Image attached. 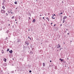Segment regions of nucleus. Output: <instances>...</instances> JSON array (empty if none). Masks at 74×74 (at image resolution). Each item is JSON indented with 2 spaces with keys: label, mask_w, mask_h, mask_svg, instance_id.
<instances>
[{
  "label": "nucleus",
  "mask_w": 74,
  "mask_h": 74,
  "mask_svg": "<svg viewBox=\"0 0 74 74\" xmlns=\"http://www.w3.org/2000/svg\"><path fill=\"white\" fill-rule=\"evenodd\" d=\"M1 12L2 13V14H4L5 13V11L4 10H1Z\"/></svg>",
  "instance_id": "nucleus-1"
},
{
  "label": "nucleus",
  "mask_w": 74,
  "mask_h": 74,
  "mask_svg": "<svg viewBox=\"0 0 74 74\" xmlns=\"http://www.w3.org/2000/svg\"><path fill=\"white\" fill-rule=\"evenodd\" d=\"M25 45H27V46H28L29 45V42H28L27 41H26L25 42Z\"/></svg>",
  "instance_id": "nucleus-2"
},
{
  "label": "nucleus",
  "mask_w": 74,
  "mask_h": 74,
  "mask_svg": "<svg viewBox=\"0 0 74 74\" xmlns=\"http://www.w3.org/2000/svg\"><path fill=\"white\" fill-rule=\"evenodd\" d=\"M12 50L9 51V53H12Z\"/></svg>",
  "instance_id": "nucleus-3"
},
{
  "label": "nucleus",
  "mask_w": 74,
  "mask_h": 74,
  "mask_svg": "<svg viewBox=\"0 0 74 74\" xmlns=\"http://www.w3.org/2000/svg\"><path fill=\"white\" fill-rule=\"evenodd\" d=\"M42 64L43 67H45V64L44 62Z\"/></svg>",
  "instance_id": "nucleus-4"
},
{
  "label": "nucleus",
  "mask_w": 74,
  "mask_h": 74,
  "mask_svg": "<svg viewBox=\"0 0 74 74\" xmlns=\"http://www.w3.org/2000/svg\"><path fill=\"white\" fill-rule=\"evenodd\" d=\"M66 18H67V16H64V18H63V20H64Z\"/></svg>",
  "instance_id": "nucleus-5"
},
{
  "label": "nucleus",
  "mask_w": 74,
  "mask_h": 74,
  "mask_svg": "<svg viewBox=\"0 0 74 74\" xmlns=\"http://www.w3.org/2000/svg\"><path fill=\"white\" fill-rule=\"evenodd\" d=\"M7 63H5L3 64V66H7Z\"/></svg>",
  "instance_id": "nucleus-6"
},
{
  "label": "nucleus",
  "mask_w": 74,
  "mask_h": 74,
  "mask_svg": "<svg viewBox=\"0 0 74 74\" xmlns=\"http://www.w3.org/2000/svg\"><path fill=\"white\" fill-rule=\"evenodd\" d=\"M26 48H27L26 47H25V46H23L24 50V49L25 50V49H26Z\"/></svg>",
  "instance_id": "nucleus-7"
},
{
  "label": "nucleus",
  "mask_w": 74,
  "mask_h": 74,
  "mask_svg": "<svg viewBox=\"0 0 74 74\" xmlns=\"http://www.w3.org/2000/svg\"><path fill=\"white\" fill-rule=\"evenodd\" d=\"M30 53L31 54H33V51L32 50H31L30 51Z\"/></svg>",
  "instance_id": "nucleus-8"
},
{
  "label": "nucleus",
  "mask_w": 74,
  "mask_h": 74,
  "mask_svg": "<svg viewBox=\"0 0 74 74\" xmlns=\"http://www.w3.org/2000/svg\"><path fill=\"white\" fill-rule=\"evenodd\" d=\"M54 16H56V15L55 14H54L53 15V17H52V18L53 19H54L55 18H53V17Z\"/></svg>",
  "instance_id": "nucleus-9"
},
{
  "label": "nucleus",
  "mask_w": 74,
  "mask_h": 74,
  "mask_svg": "<svg viewBox=\"0 0 74 74\" xmlns=\"http://www.w3.org/2000/svg\"><path fill=\"white\" fill-rule=\"evenodd\" d=\"M60 60H61V62H62V61H63L64 60L63 59H61V58H60Z\"/></svg>",
  "instance_id": "nucleus-10"
},
{
  "label": "nucleus",
  "mask_w": 74,
  "mask_h": 74,
  "mask_svg": "<svg viewBox=\"0 0 74 74\" xmlns=\"http://www.w3.org/2000/svg\"><path fill=\"white\" fill-rule=\"evenodd\" d=\"M36 21V20L35 19L33 20L32 22L33 23L35 22Z\"/></svg>",
  "instance_id": "nucleus-11"
},
{
  "label": "nucleus",
  "mask_w": 74,
  "mask_h": 74,
  "mask_svg": "<svg viewBox=\"0 0 74 74\" xmlns=\"http://www.w3.org/2000/svg\"><path fill=\"white\" fill-rule=\"evenodd\" d=\"M6 60H7V59H5V58H4V62H6Z\"/></svg>",
  "instance_id": "nucleus-12"
},
{
  "label": "nucleus",
  "mask_w": 74,
  "mask_h": 74,
  "mask_svg": "<svg viewBox=\"0 0 74 74\" xmlns=\"http://www.w3.org/2000/svg\"><path fill=\"white\" fill-rule=\"evenodd\" d=\"M2 8H3V9L4 10V9H5V7H4V6H3L2 7Z\"/></svg>",
  "instance_id": "nucleus-13"
},
{
  "label": "nucleus",
  "mask_w": 74,
  "mask_h": 74,
  "mask_svg": "<svg viewBox=\"0 0 74 74\" xmlns=\"http://www.w3.org/2000/svg\"><path fill=\"white\" fill-rule=\"evenodd\" d=\"M9 32V30H7V31H6V33H7V34H8V32Z\"/></svg>",
  "instance_id": "nucleus-14"
},
{
  "label": "nucleus",
  "mask_w": 74,
  "mask_h": 74,
  "mask_svg": "<svg viewBox=\"0 0 74 74\" xmlns=\"http://www.w3.org/2000/svg\"><path fill=\"white\" fill-rule=\"evenodd\" d=\"M46 19L48 20L49 21V18H48V17H47Z\"/></svg>",
  "instance_id": "nucleus-15"
},
{
  "label": "nucleus",
  "mask_w": 74,
  "mask_h": 74,
  "mask_svg": "<svg viewBox=\"0 0 74 74\" xmlns=\"http://www.w3.org/2000/svg\"><path fill=\"white\" fill-rule=\"evenodd\" d=\"M14 3L15 4H17V3H17V1H15V2H14Z\"/></svg>",
  "instance_id": "nucleus-16"
},
{
  "label": "nucleus",
  "mask_w": 74,
  "mask_h": 74,
  "mask_svg": "<svg viewBox=\"0 0 74 74\" xmlns=\"http://www.w3.org/2000/svg\"><path fill=\"white\" fill-rule=\"evenodd\" d=\"M5 1H6L5 0H4L3 1V4H4V3H5Z\"/></svg>",
  "instance_id": "nucleus-17"
},
{
  "label": "nucleus",
  "mask_w": 74,
  "mask_h": 74,
  "mask_svg": "<svg viewBox=\"0 0 74 74\" xmlns=\"http://www.w3.org/2000/svg\"><path fill=\"white\" fill-rule=\"evenodd\" d=\"M28 38L30 40H32L31 38H30V37H29V36L28 37Z\"/></svg>",
  "instance_id": "nucleus-18"
},
{
  "label": "nucleus",
  "mask_w": 74,
  "mask_h": 74,
  "mask_svg": "<svg viewBox=\"0 0 74 74\" xmlns=\"http://www.w3.org/2000/svg\"><path fill=\"white\" fill-rule=\"evenodd\" d=\"M10 51V49H8L7 50V51L8 52V51Z\"/></svg>",
  "instance_id": "nucleus-19"
},
{
  "label": "nucleus",
  "mask_w": 74,
  "mask_h": 74,
  "mask_svg": "<svg viewBox=\"0 0 74 74\" xmlns=\"http://www.w3.org/2000/svg\"><path fill=\"white\" fill-rule=\"evenodd\" d=\"M14 73V71H11V73Z\"/></svg>",
  "instance_id": "nucleus-20"
},
{
  "label": "nucleus",
  "mask_w": 74,
  "mask_h": 74,
  "mask_svg": "<svg viewBox=\"0 0 74 74\" xmlns=\"http://www.w3.org/2000/svg\"><path fill=\"white\" fill-rule=\"evenodd\" d=\"M34 49V48H32V51H33Z\"/></svg>",
  "instance_id": "nucleus-21"
},
{
  "label": "nucleus",
  "mask_w": 74,
  "mask_h": 74,
  "mask_svg": "<svg viewBox=\"0 0 74 74\" xmlns=\"http://www.w3.org/2000/svg\"><path fill=\"white\" fill-rule=\"evenodd\" d=\"M14 16H13L12 17V19H14Z\"/></svg>",
  "instance_id": "nucleus-22"
},
{
  "label": "nucleus",
  "mask_w": 74,
  "mask_h": 74,
  "mask_svg": "<svg viewBox=\"0 0 74 74\" xmlns=\"http://www.w3.org/2000/svg\"><path fill=\"white\" fill-rule=\"evenodd\" d=\"M20 42V40L19 39H18V42Z\"/></svg>",
  "instance_id": "nucleus-23"
},
{
  "label": "nucleus",
  "mask_w": 74,
  "mask_h": 74,
  "mask_svg": "<svg viewBox=\"0 0 74 74\" xmlns=\"http://www.w3.org/2000/svg\"><path fill=\"white\" fill-rule=\"evenodd\" d=\"M58 45L59 46V48H60V47H60V45L59 44H58Z\"/></svg>",
  "instance_id": "nucleus-24"
},
{
  "label": "nucleus",
  "mask_w": 74,
  "mask_h": 74,
  "mask_svg": "<svg viewBox=\"0 0 74 74\" xmlns=\"http://www.w3.org/2000/svg\"><path fill=\"white\" fill-rule=\"evenodd\" d=\"M63 63H66V62L65 61H63Z\"/></svg>",
  "instance_id": "nucleus-25"
},
{
  "label": "nucleus",
  "mask_w": 74,
  "mask_h": 74,
  "mask_svg": "<svg viewBox=\"0 0 74 74\" xmlns=\"http://www.w3.org/2000/svg\"><path fill=\"white\" fill-rule=\"evenodd\" d=\"M32 72V71L31 70H30L29 71V73H31Z\"/></svg>",
  "instance_id": "nucleus-26"
},
{
  "label": "nucleus",
  "mask_w": 74,
  "mask_h": 74,
  "mask_svg": "<svg viewBox=\"0 0 74 74\" xmlns=\"http://www.w3.org/2000/svg\"><path fill=\"white\" fill-rule=\"evenodd\" d=\"M21 16H19V19H21Z\"/></svg>",
  "instance_id": "nucleus-27"
},
{
  "label": "nucleus",
  "mask_w": 74,
  "mask_h": 74,
  "mask_svg": "<svg viewBox=\"0 0 74 74\" xmlns=\"http://www.w3.org/2000/svg\"><path fill=\"white\" fill-rule=\"evenodd\" d=\"M42 70H44V69H45V68H42Z\"/></svg>",
  "instance_id": "nucleus-28"
},
{
  "label": "nucleus",
  "mask_w": 74,
  "mask_h": 74,
  "mask_svg": "<svg viewBox=\"0 0 74 74\" xmlns=\"http://www.w3.org/2000/svg\"><path fill=\"white\" fill-rule=\"evenodd\" d=\"M6 16H8V14H7V13H6Z\"/></svg>",
  "instance_id": "nucleus-29"
},
{
  "label": "nucleus",
  "mask_w": 74,
  "mask_h": 74,
  "mask_svg": "<svg viewBox=\"0 0 74 74\" xmlns=\"http://www.w3.org/2000/svg\"><path fill=\"white\" fill-rule=\"evenodd\" d=\"M2 30V29H1V27L0 28V30Z\"/></svg>",
  "instance_id": "nucleus-30"
},
{
  "label": "nucleus",
  "mask_w": 74,
  "mask_h": 74,
  "mask_svg": "<svg viewBox=\"0 0 74 74\" xmlns=\"http://www.w3.org/2000/svg\"><path fill=\"white\" fill-rule=\"evenodd\" d=\"M64 22H65V20H64V21H63V23H64Z\"/></svg>",
  "instance_id": "nucleus-31"
},
{
  "label": "nucleus",
  "mask_w": 74,
  "mask_h": 74,
  "mask_svg": "<svg viewBox=\"0 0 74 74\" xmlns=\"http://www.w3.org/2000/svg\"><path fill=\"white\" fill-rule=\"evenodd\" d=\"M48 15H49L50 14L49 13H48Z\"/></svg>",
  "instance_id": "nucleus-32"
},
{
  "label": "nucleus",
  "mask_w": 74,
  "mask_h": 74,
  "mask_svg": "<svg viewBox=\"0 0 74 74\" xmlns=\"http://www.w3.org/2000/svg\"><path fill=\"white\" fill-rule=\"evenodd\" d=\"M30 48H32V45L30 46Z\"/></svg>",
  "instance_id": "nucleus-33"
},
{
  "label": "nucleus",
  "mask_w": 74,
  "mask_h": 74,
  "mask_svg": "<svg viewBox=\"0 0 74 74\" xmlns=\"http://www.w3.org/2000/svg\"><path fill=\"white\" fill-rule=\"evenodd\" d=\"M44 25L45 26H46V24H45V23L44 24Z\"/></svg>",
  "instance_id": "nucleus-34"
},
{
  "label": "nucleus",
  "mask_w": 74,
  "mask_h": 74,
  "mask_svg": "<svg viewBox=\"0 0 74 74\" xmlns=\"http://www.w3.org/2000/svg\"><path fill=\"white\" fill-rule=\"evenodd\" d=\"M63 14V13H62V12L60 13L61 14Z\"/></svg>",
  "instance_id": "nucleus-35"
},
{
  "label": "nucleus",
  "mask_w": 74,
  "mask_h": 74,
  "mask_svg": "<svg viewBox=\"0 0 74 74\" xmlns=\"http://www.w3.org/2000/svg\"><path fill=\"white\" fill-rule=\"evenodd\" d=\"M56 25V24H54V25L53 26H55V25Z\"/></svg>",
  "instance_id": "nucleus-36"
},
{
  "label": "nucleus",
  "mask_w": 74,
  "mask_h": 74,
  "mask_svg": "<svg viewBox=\"0 0 74 74\" xmlns=\"http://www.w3.org/2000/svg\"><path fill=\"white\" fill-rule=\"evenodd\" d=\"M62 24H61L60 25V26H62Z\"/></svg>",
  "instance_id": "nucleus-37"
},
{
  "label": "nucleus",
  "mask_w": 74,
  "mask_h": 74,
  "mask_svg": "<svg viewBox=\"0 0 74 74\" xmlns=\"http://www.w3.org/2000/svg\"><path fill=\"white\" fill-rule=\"evenodd\" d=\"M29 19L30 20L31 19H30V18L29 17Z\"/></svg>",
  "instance_id": "nucleus-38"
},
{
  "label": "nucleus",
  "mask_w": 74,
  "mask_h": 74,
  "mask_svg": "<svg viewBox=\"0 0 74 74\" xmlns=\"http://www.w3.org/2000/svg\"><path fill=\"white\" fill-rule=\"evenodd\" d=\"M39 18H40V19H41V17H40Z\"/></svg>",
  "instance_id": "nucleus-39"
},
{
  "label": "nucleus",
  "mask_w": 74,
  "mask_h": 74,
  "mask_svg": "<svg viewBox=\"0 0 74 74\" xmlns=\"http://www.w3.org/2000/svg\"><path fill=\"white\" fill-rule=\"evenodd\" d=\"M62 3L63 4L64 2L63 1H62Z\"/></svg>",
  "instance_id": "nucleus-40"
},
{
  "label": "nucleus",
  "mask_w": 74,
  "mask_h": 74,
  "mask_svg": "<svg viewBox=\"0 0 74 74\" xmlns=\"http://www.w3.org/2000/svg\"><path fill=\"white\" fill-rule=\"evenodd\" d=\"M50 62H51V60H50Z\"/></svg>",
  "instance_id": "nucleus-41"
},
{
  "label": "nucleus",
  "mask_w": 74,
  "mask_h": 74,
  "mask_svg": "<svg viewBox=\"0 0 74 74\" xmlns=\"http://www.w3.org/2000/svg\"><path fill=\"white\" fill-rule=\"evenodd\" d=\"M69 34V33H68L67 34H68H68Z\"/></svg>",
  "instance_id": "nucleus-42"
},
{
  "label": "nucleus",
  "mask_w": 74,
  "mask_h": 74,
  "mask_svg": "<svg viewBox=\"0 0 74 74\" xmlns=\"http://www.w3.org/2000/svg\"><path fill=\"white\" fill-rule=\"evenodd\" d=\"M44 18H44V17H43L42 18H43V19H44Z\"/></svg>",
  "instance_id": "nucleus-43"
},
{
  "label": "nucleus",
  "mask_w": 74,
  "mask_h": 74,
  "mask_svg": "<svg viewBox=\"0 0 74 74\" xmlns=\"http://www.w3.org/2000/svg\"><path fill=\"white\" fill-rule=\"evenodd\" d=\"M11 12H12V10H11V11L10 12V13Z\"/></svg>",
  "instance_id": "nucleus-44"
},
{
  "label": "nucleus",
  "mask_w": 74,
  "mask_h": 74,
  "mask_svg": "<svg viewBox=\"0 0 74 74\" xmlns=\"http://www.w3.org/2000/svg\"><path fill=\"white\" fill-rule=\"evenodd\" d=\"M42 16V15H41V14H40V16Z\"/></svg>",
  "instance_id": "nucleus-45"
},
{
  "label": "nucleus",
  "mask_w": 74,
  "mask_h": 74,
  "mask_svg": "<svg viewBox=\"0 0 74 74\" xmlns=\"http://www.w3.org/2000/svg\"><path fill=\"white\" fill-rule=\"evenodd\" d=\"M65 32H67L66 31V30L65 31Z\"/></svg>",
  "instance_id": "nucleus-46"
},
{
  "label": "nucleus",
  "mask_w": 74,
  "mask_h": 74,
  "mask_svg": "<svg viewBox=\"0 0 74 74\" xmlns=\"http://www.w3.org/2000/svg\"><path fill=\"white\" fill-rule=\"evenodd\" d=\"M8 25H9V26L10 25V24H9Z\"/></svg>",
  "instance_id": "nucleus-47"
},
{
  "label": "nucleus",
  "mask_w": 74,
  "mask_h": 74,
  "mask_svg": "<svg viewBox=\"0 0 74 74\" xmlns=\"http://www.w3.org/2000/svg\"><path fill=\"white\" fill-rule=\"evenodd\" d=\"M61 49H61V48L60 49V51H61Z\"/></svg>",
  "instance_id": "nucleus-48"
},
{
  "label": "nucleus",
  "mask_w": 74,
  "mask_h": 74,
  "mask_svg": "<svg viewBox=\"0 0 74 74\" xmlns=\"http://www.w3.org/2000/svg\"><path fill=\"white\" fill-rule=\"evenodd\" d=\"M28 48H29V46L28 47Z\"/></svg>",
  "instance_id": "nucleus-49"
},
{
  "label": "nucleus",
  "mask_w": 74,
  "mask_h": 74,
  "mask_svg": "<svg viewBox=\"0 0 74 74\" xmlns=\"http://www.w3.org/2000/svg\"><path fill=\"white\" fill-rule=\"evenodd\" d=\"M2 53H3V52H2Z\"/></svg>",
  "instance_id": "nucleus-50"
},
{
  "label": "nucleus",
  "mask_w": 74,
  "mask_h": 74,
  "mask_svg": "<svg viewBox=\"0 0 74 74\" xmlns=\"http://www.w3.org/2000/svg\"><path fill=\"white\" fill-rule=\"evenodd\" d=\"M16 70H15V71L16 72Z\"/></svg>",
  "instance_id": "nucleus-51"
},
{
  "label": "nucleus",
  "mask_w": 74,
  "mask_h": 74,
  "mask_svg": "<svg viewBox=\"0 0 74 74\" xmlns=\"http://www.w3.org/2000/svg\"><path fill=\"white\" fill-rule=\"evenodd\" d=\"M53 24V23H51V24Z\"/></svg>",
  "instance_id": "nucleus-52"
},
{
  "label": "nucleus",
  "mask_w": 74,
  "mask_h": 74,
  "mask_svg": "<svg viewBox=\"0 0 74 74\" xmlns=\"http://www.w3.org/2000/svg\"><path fill=\"white\" fill-rule=\"evenodd\" d=\"M15 21H16V20H15Z\"/></svg>",
  "instance_id": "nucleus-53"
},
{
  "label": "nucleus",
  "mask_w": 74,
  "mask_h": 74,
  "mask_svg": "<svg viewBox=\"0 0 74 74\" xmlns=\"http://www.w3.org/2000/svg\"><path fill=\"white\" fill-rule=\"evenodd\" d=\"M28 30L29 31L30 30V29H29Z\"/></svg>",
  "instance_id": "nucleus-54"
},
{
  "label": "nucleus",
  "mask_w": 74,
  "mask_h": 74,
  "mask_svg": "<svg viewBox=\"0 0 74 74\" xmlns=\"http://www.w3.org/2000/svg\"><path fill=\"white\" fill-rule=\"evenodd\" d=\"M11 14H12V12H11Z\"/></svg>",
  "instance_id": "nucleus-55"
},
{
  "label": "nucleus",
  "mask_w": 74,
  "mask_h": 74,
  "mask_svg": "<svg viewBox=\"0 0 74 74\" xmlns=\"http://www.w3.org/2000/svg\"><path fill=\"white\" fill-rule=\"evenodd\" d=\"M31 16V14H30V16Z\"/></svg>",
  "instance_id": "nucleus-56"
},
{
  "label": "nucleus",
  "mask_w": 74,
  "mask_h": 74,
  "mask_svg": "<svg viewBox=\"0 0 74 74\" xmlns=\"http://www.w3.org/2000/svg\"><path fill=\"white\" fill-rule=\"evenodd\" d=\"M69 17H71V16H69Z\"/></svg>",
  "instance_id": "nucleus-57"
},
{
  "label": "nucleus",
  "mask_w": 74,
  "mask_h": 74,
  "mask_svg": "<svg viewBox=\"0 0 74 74\" xmlns=\"http://www.w3.org/2000/svg\"><path fill=\"white\" fill-rule=\"evenodd\" d=\"M66 30L67 31V30H68V29H66Z\"/></svg>",
  "instance_id": "nucleus-58"
},
{
  "label": "nucleus",
  "mask_w": 74,
  "mask_h": 74,
  "mask_svg": "<svg viewBox=\"0 0 74 74\" xmlns=\"http://www.w3.org/2000/svg\"><path fill=\"white\" fill-rule=\"evenodd\" d=\"M6 39H7V38H6Z\"/></svg>",
  "instance_id": "nucleus-59"
},
{
  "label": "nucleus",
  "mask_w": 74,
  "mask_h": 74,
  "mask_svg": "<svg viewBox=\"0 0 74 74\" xmlns=\"http://www.w3.org/2000/svg\"><path fill=\"white\" fill-rule=\"evenodd\" d=\"M67 59H68V60L69 59V58H67Z\"/></svg>",
  "instance_id": "nucleus-60"
},
{
  "label": "nucleus",
  "mask_w": 74,
  "mask_h": 74,
  "mask_svg": "<svg viewBox=\"0 0 74 74\" xmlns=\"http://www.w3.org/2000/svg\"><path fill=\"white\" fill-rule=\"evenodd\" d=\"M66 66H65V67H66Z\"/></svg>",
  "instance_id": "nucleus-61"
},
{
  "label": "nucleus",
  "mask_w": 74,
  "mask_h": 74,
  "mask_svg": "<svg viewBox=\"0 0 74 74\" xmlns=\"http://www.w3.org/2000/svg\"><path fill=\"white\" fill-rule=\"evenodd\" d=\"M16 23H17V22H16Z\"/></svg>",
  "instance_id": "nucleus-62"
},
{
  "label": "nucleus",
  "mask_w": 74,
  "mask_h": 74,
  "mask_svg": "<svg viewBox=\"0 0 74 74\" xmlns=\"http://www.w3.org/2000/svg\"><path fill=\"white\" fill-rule=\"evenodd\" d=\"M16 9H17V8H16Z\"/></svg>",
  "instance_id": "nucleus-63"
},
{
  "label": "nucleus",
  "mask_w": 74,
  "mask_h": 74,
  "mask_svg": "<svg viewBox=\"0 0 74 74\" xmlns=\"http://www.w3.org/2000/svg\"><path fill=\"white\" fill-rule=\"evenodd\" d=\"M57 48H58V47H57Z\"/></svg>",
  "instance_id": "nucleus-64"
}]
</instances>
